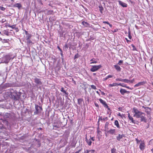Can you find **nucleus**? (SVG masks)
Returning a JSON list of instances; mask_svg holds the SVG:
<instances>
[{"label": "nucleus", "instance_id": "774afa93", "mask_svg": "<svg viewBox=\"0 0 153 153\" xmlns=\"http://www.w3.org/2000/svg\"><path fill=\"white\" fill-rule=\"evenodd\" d=\"M108 25L110 27H112V25L111 24H110L109 23V24H108Z\"/></svg>", "mask_w": 153, "mask_h": 153}, {"label": "nucleus", "instance_id": "58836bf2", "mask_svg": "<svg viewBox=\"0 0 153 153\" xmlns=\"http://www.w3.org/2000/svg\"><path fill=\"white\" fill-rule=\"evenodd\" d=\"M57 48L60 51L61 53V54L62 55V50L60 48L59 46H57Z\"/></svg>", "mask_w": 153, "mask_h": 153}, {"label": "nucleus", "instance_id": "13d9d810", "mask_svg": "<svg viewBox=\"0 0 153 153\" xmlns=\"http://www.w3.org/2000/svg\"><path fill=\"white\" fill-rule=\"evenodd\" d=\"M78 54H76L75 55V56H74V58L75 59L78 58Z\"/></svg>", "mask_w": 153, "mask_h": 153}, {"label": "nucleus", "instance_id": "5fc2aeb1", "mask_svg": "<svg viewBox=\"0 0 153 153\" xmlns=\"http://www.w3.org/2000/svg\"><path fill=\"white\" fill-rule=\"evenodd\" d=\"M4 128L3 126V125L2 124V126L0 127V129H3Z\"/></svg>", "mask_w": 153, "mask_h": 153}, {"label": "nucleus", "instance_id": "052dcab7", "mask_svg": "<svg viewBox=\"0 0 153 153\" xmlns=\"http://www.w3.org/2000/svg\"><path fill=\"white\" fill-rule=\"evenodd\" d=\"M125 39H126V41H127V43H128V42H131V41H130L128 40V39H127V38H125Z\"/></svg>", "mask_w": 153, "mask_h": 153}, {"label": "nucleus", "instance_id": "aec40b11", "mask_svg": "<svg viewBox=\"0 0 153 153\" xmlns=\"http://www.w3.org/2000/svg\"><path fill=\"white\" fill-rule=\"evenodd\" d=\"M86 138V142L87 143L88 145L89 146H91V145L92 142L91 141V140L90 139H89V140H88L87 138V136H86V137L85 138Z\"/></svg>", "mask_w": 153, "mask_h": 153}, {"label": "nucleus", "instance_id": "423d86ee", "mask_svg": "<svg viewBox=\"0 0 153 153\" xmlns=\"http://www.w3.org/2000/svg\"><path fill=\"white\" fill-rule=\"evenodd\" d=\"M143 114H141L140 117H139V118H140L141 121H144V122L146 123L147 121V119L145 117L146 114L143 112Z\"/></svg>", "mask_w": 153, "mask_h": 153}, {"label": "nucleus", "instance_id": "ea45409f", "mask_svg": "<svg viewBox=\"0 0 153 153\" xmlns=\"http://www.w3.org/2000/svg\"><path fill=\"white\" fill-rule=\"evenodd\" d=\"M134 80L135 79L134 78H133L131 80H129V82L131 83H133L134 81Z\"/></svg>", "mask_w": 153, "mask_h": 153}, {"label": "nucleus", "instance_id": "bf43d9fd", "mask_svg": "<svg viewBox=\"0 0 153 153\" xmlns=\"http://www.w3.org/2000/svg\"><path fill=\"white\" fill-rule=\"evenodd\" d=\"M125 88H127L128 89H131V90L132 89V88H130L129 86H126V87Z\"/></svg>", "mask_w": 153, "mask_h": 153}, {"label": "nucleus", "instance_id": "e2e57ef3", "mask_svg": "<svg viewBox=\"0 0 153 153\" xmlns=\"http://www.w3.org/2000/svg\"><path fill=\"white\" fill-rule=\"evenodd\" d=\"M117 115L118 116H120V117H122V115H121V114H120V113H119L118 114H117Z\"/></svg>", "mask_w": 153, "mask_h": 153}, {"label": "nucleus", "instance_id": "2eb2a0df", "mask_svg": "<svg viewBox=\"0 0 153 153\" xmlns=\"http://www.w3.org/2000/svg\"><path fill=\"white\" fill-rule=\"evenodd\" d=\"M123 137H124V135L123 134L121 135L119 134L116 137V139L117 140L119 141L121 139H122Z\"/></svg>", "mask_w": 153, "mask_h": 153}, {"label": "nucleus", "instance_id": "c756f323", "mask_svg": "<svg viewBox=\"0 0 153 153\" xmlns=\"http://www.w3.org/2000/svg\"><path fill=\"white\" fill-rule=\"evenodd\" d=\"M131 45L133 48L132 50L133 51H137L136 48L133 44H131Z\"/></svg>", "mask_w": 153, "mask_h": 153}, {"label": "nucleus", "instance_id": "338daca9", "mask_svg": "<svg viewBox=\"0 0 153 153\" xmlns=\"http://www.w3.org/2000/svg\"><path fill=\"white\" fill-rule=\"evenodd\" d=\"M25 34H26V35H28V32H27V31H26V30H25Z\"/></svg>", "mask_w": 153, "mask_h": 153}, {"label": "nucleus", "instance_id": "69168bd1", "mask_svg": "<svg viewBox=\"0 0 153 153\" xmlns=\"http://www.w3.org/2000/svg\"><path fill=\"white\" fill-rule=\"evenodd\" d=\"M101 94L103 95H105V93L103 91L101 92Z\"/></svg>", "mask_w": 153, "mask_h": 153}, {"label": "nucleus", "instance_id": "0e129e2a", "mask_svg": "<svg viewBox=\"0 0 153 153\" xmlns=\"http://www.w3.org/2000/svg\"><path fill=\"white\" fill-rule=\"evenodd\" d=\"M86 153H89V152H90L89 150H86Z\"/></svg>", "mask_w": 153, "mask_h": 153}, {"label": "nucleus", "instance_id": "39448f33", "mask_svg": "<svg viewBox=\"0 0 153 153\" xmlns=\"http://www.w3.org/2000/svg\"><path fill=\"white\" fill-rule=\"evenodd\" d=\"M99 100L100 102L105 107L107 108L108 110H110V108L108 107V105L105 101L101 99H100Z\"/></svg>", "mask_w": 153, "mask_h": 153}, {"label": "nucleus", "instance_id": "1a4fd4ad", "mask_svg": "<svg viewBox=\"0 0 153 153\" xmlns=\"http://www.w3.org/2000/svg\"><path fill=\"white\" fill-rule=\"evenodd\" d=\"M145 147V142L144 140H141L140 143L139 148L141 150H143Z\"/></svg>", "mask_w": 153, "mask_h": 153}, {"label": "nucleus", "instance_id": "bb28decb", "mask_svg": "<svg viewBox=\"0 0 153 153\" xmlns=\"http://www.w3.org/2000/svg\"><path fill=\"white\" fill-rule=\"evenodd\" d=\"M83 100L82 99H78V103L79 105H81L82 104Z\"/></svg>", "mask_w": 153, "mask_h": 153}, {"label": "nucleus", "instance_id": "4d7b16f0", "mask_svg": "<svg viewBox=\"0 0 153 153\" xmlns=\"http://www.w3.org/2000/svg\"><path fill=\"white\" fill-rule=\"evenodd\" d=\"M1 9L2 10H5V8L3 7H2Z\"/></svg>", "mask_w": 153, "mask_h": 153}, {"label": "nucleus", "instance_id": "412c9836", "mask_svg": "<svg viewBox=\"0 0 153 153\" xmlns=\"http://www.w3.org/2000/svg\"><path fill=\"white\" fill-rule=\"evenodd\" d=\"M114 125L116 126L117 128H120V127L118 121L117 120H116L114 122Z\"/></svg>", "mask_w": 153, "mask_h": 153}, {"label": "nucleus", "instance_id": "f8f14e48", "mask_svg": "<svg viewBox=\"0 0 153 153\" xmlns=\"http://www.w3.org/2000/svg\"><path fill=\"white\" fill-rule=\"evenodd\" d=\"M22 7V5L20 3H16L13 6V7L18 8L19 10Z\"/></svg>", "mask_w": 153, "mask_h": 153}, {"label": "nucleus", "instance_id": "4468645a", "mask_svg": "<svg viewBox=\"0 0 153 153\" xmlns=\"http://www.w3.org/2000/svg\"><path fill=\"white\" fill-rule=\"evenodd\" d=\"M118 2L119 4L122 6L123 7H127V4L123 2L120 1H119Z\"/></svg>", "mask_w": 153, "mask_h": 153}, {"label": "nucleus", "instance_id": "7ed1b4c3", "mask_svg": "<svg viewBox=\"0 0 153 153\" xmlns=\"http://www.w3.org/2000/svg\"><path fill=\"white\" fill-rule=\"evenodd\" d=\"M102 67V66L101 65H93L92 66V68L90 69V71L92 72L96 71L101 68Z\"/></svg>", "mask_w": 153, "mask_h": 153}, {"label": "nucleus", "instance_id": "6e6552de", "mask_svg": "<svg viewBox=\"0 0 153 153\" xmlns=\"http://www.w3.org/2000/svg\"><path fill=\"white\" fill-rule=\"evenodd\" d=\"M31 37V35L29 34H28V35L26 36V40H27V44H30L32 43V42L30 39Z\"/></svg>", "mask_w": 153, "mask_h": 153}, {"label": "nucleus", "instance_id": "f03ea898", "mask_svg": "<svg viewBox=\"0 0 153 153\" xmlns=\"http://www.w3.org/2000/svg\"><path fill=\"white\" fill-rule=\"evenodd\" d=\"M105 131V134L106 137L107 136L108 134H110L112 135L116 134V129L114 128H111L109 130H108Z\"/></svg>", "mask_w": 153, "mask_h": 153}, {"label": "nucleus", "instance_id": "603ef678", "mask_svg": "<svg viewBox=\"0 0 153 153\" xmlns=\"http://www.w3.org/2000/svg\"><path fill=\"white\" fill-rule=\"evenodd\" d=\"M103 23L106 24L108 25L109 24V23L108 22H106V21H103Z\"/></svg>", "mask_w": 153, "mask_h": 153}, {"label": "nucleus", "instance_id": "a18cd8bd", "mask_svg": "<svg viewBox=\"0 0 153 153\" xmlns=\"http://www.w3.org/2000/svg\"><path fill=\"white\" fill-rule=\"evenodd\" d=\"M109 111H107V114H109V115H111V110H108Z\"/></svg>", "mask_w": 153, "mask_h": 153}, {"label": "nucleus", "instance_id": "49530a36", "mask_svg": "<svg viewBox=\"0 0 153 153\" xmlns=\"http://www.w3.org/2000/svg\"><path fill=\"white\" fill-rule=\"evenodd\" d=\"M113 76L112 75H109L108 76V78H111L113 77Z\"/></svg>", "mask_w": 153, "mask_h": 153}, {"label": "nucleus", "instance_id": "9b49d317", "mask_svg": "<svg viewBox=\"0 0 153 153\" xmlns=\"http://www.w3.org/2000/svg\"><path fill=\"white\" fill-rule=\"evenodd\" d=\"M142 108H143L145 109V111L147 114H149L150 111H151V108L148 107H145L144 106H143Z\"/></svg>", "mask_w": 153, "mask_h": 153}, {"label": "nucleus", "instance_id": "4be33fe9", "mask_svg": "<svg viewBox=\"0 0 153 153\" xmlns=\"http://www.w3.org/2000/svg\"><path fill=\"white\" fill-rule=\"evenodd\" d=\"M109 125V123L106 122L105 124V131H106L108 130L109 128H108V126Z\"/></svg>", "mask_w": 153, "mask_h": 153}, {"label": "nucleus", "instance_id": "b1692460", "mask_svg": "<svg viewBox=\"0 0 153 153\" xmlns=\"http://www.w3.org/2000/svg\"><path fill=\"white\" fill-rule=\"evenodd\" d=\"M118 84H117V83H113L111 84H109L108 85V87H114V86H118Z\"/></svg>", "mask_w": 153, "mask_h": 153}, {"label": "nucleus", "instance_id": "393cba45", "mask_svg": "<svg viewBox=\"0 0 153 153\" xmlns=\"http://www.w3.org/2000/svg\"><path fill=\"white\" fill-rule=\"evenodd\" d=\"M53 129L56 130L57 128H60L59 126L57 125H56L55 123H54L53 125Z\"/></svg>", "mask_w": 153, "mask_h": 153}, {"label": "nucleus", "instance_id": "de8ad7c7", "mask_svg": "<svg viewBox=\"0 0 153 153\" xmlns=\"http://www.w3.org/2000/svg\"><path fill=\"white\" fill-rule=\"evenodd\" d=\"M94 105H95V106L96 107H97L98 108L99 107V105H98V104L97 103L95 102V103H94Z\"/></svg>", "mask_w": 153, "mask_h": 153}, {"label": "nucleus", "instance_id": "680f3d73", "mask_svg": "<svg viewBox=\"0 0 153 153\" xmlns=\"http://www.w3.org/2000/svg\"><path fill=\"white\" fill-rule=\"evenodd\" d=\"M65 47L66 48H68V45L67 44H66L65 45Z\"/></svg>", "mask_w": 153, "mask_h": 153}, {"label": "nucleus", "instance_id": "79ce46f5", "mask_svg": "<svg viewBox=\"0 0 153 153\" xmlns=\"http://www.w3.org/2000/svg\"><path fill=\"white\" fill-rule=\"evenodd\" d=\"M135 140H136V141H137V143H138L140 142H141V140H138V139H137V138H136L135 139Z\"/></svg>", "mask_w": 153, "mask_h": 153}, {"label": "nucleus", "instance_id": "2f4dec72", "mask_svg": "<svg viewBox=\"0 0 153 153\" xmlns=\"http://www.w3.org/2000/svg\"><path fill=\"white\" fill-rule=\"evenodd\" d=\"M61 91L64 94H66V91L64 90V88L63 87H62L61 88Z\"/></svg>", "mask_w": 153, "mask_h": 153}, {"label": "nucleus", "instance_id": "c85d7f7f", "mask_svg": "<svg viewBox=\"0 0 153 153\" xmlns=\"http://www.w3.org/2000/svg\"><path fill=\"white\" fill-rule=\"evenodd\" d=\"M16 25H7V26L8 27H11L12 29H14L15 28V27H16Z\"/></svg>", "mask_w": 153, "mask_h": 153}, {"label": "nucleus", "instance_id": "a211bd4d", "mask_svg": "<svg viewBox=\"0 0 153 153\" xmlns=\"http://www.w3.org/2000/svg\"><path fill=\"white\" fill-rule=\"evenodd\" d=\"M45 11L47 13V14L48 15L53 14V10H48L47 9L45 10Z\"/></svg>", "mask_w": 153, "mask_h": 153}, {"label": "nucleus", "instance_id": "a878e982", "mask_svg": "<svg viewBox=\"0 0 153 153\" xmlns=\"http://www.w3.org/2000/svg\"><path fill=\"white\" fill-rule=\"evenodd\" d=\"M10 41V40L9 39H4L2 40V43H8L9 41Z\"/></svg>", "mask_w": 153, "mask_h": 153}, {"label": "nucleus", "instance_id": "a19ab883", "mask_svg": "<svg viewBox=\"0 0 153 153\" xmlns=\"http://www.w3.org/2000/svg\"><path fill=\"white\" fill-rule=\"evenodd\" d=\"M123 62V61L122 60H120L118 63V64L119 65H120Z\"/></svg>", "mask_w": 153, "mask_h": 153}, {"label": "nucleus", "instance_id": "ddd939ff", "mask_svg": "<svg viewBox=\"0 0 153 153\" xmlns=\"http://www.w3.org/2000/svg\"><path fill=\"white\" fill-rule=\"evenodd\" d=\"M120 91L121 94L123 95L125 93L129 94L130 93V91H127L123 89H121Z\"/></svg>", "mask_w": 153, "mask_h": 153}, {"label": "nucleus", "instance_id": "864d4df0", "mask_svg": "<svg viewBox=\"0 0 153 153\" xmlns=\"http://www.w3.org/2000/svg\"><path fill=\"white\" fill-rule=\"evenodd\" d=\"M108 79V76H106L105 78H103V80H107Z\"/></svg>", "mask_w": 153, "mask_h": 153}, {"label": "nucleus", "instance_id": "6e6d98bb", "mask_svg": "<svg viewBox=\"0 0 153 153\" xmlns=\"http://www.w3.org/2000/svg\"><path fill=\"white\" fill-rule=\"evenodd\" d=\"M9 61L8 60V59H6V60L4 61V62L5 63H7Z\"/></svg>", "mask_w": 153, "mask_h": 153}, {"label": "nucleus", "instance_id": "7c9ffc66", "mask_svg": "<svg viewBox=\"0 0 153 153\" xmlns=\"http://www.w3.org/2000/svg\"><path fill=\"white\" fill-rule=\"evenodd\" d=\"M118 86H122V87H126V85H125V84H123V83L122 84L121 83H120L118 84Z\"/></svg>", "mask_w": 153, "mask_h": 153}, {"label": "nucleus", "instance_id": "9d476101", "mask_svg": "<svg viewBox=\"0 0 153 153\" xmlns=\"http://www.w3.org/2000/svg\"><path fill=\"white\" fill-rule=\"evenodd\" d=\"M146 83V81H144L139 82L137 84H135L134 85V87H138L140 86L143 85L144 84H145Z\"/></svg>", "mask_w": 153, "mask_h": 153}, {"label": "nucleus", "instance_id": "5701e85b", "mask_svg": "<svg viewBox=\"0 0 153 153\" xmlns=\"http://www.w3.org/2000/svg\"><path fill=\"white\" fill-rule=\"evenodd\" d=\"M115 68L118 71H121V68L119 65H114Z\"/></svg>", "mask_w": 153, "mask_h": 153}, {"label": "nucleus", "instance_id": "f704fd0d", "mask_svg": "<svg viewBox=\"0 0 153 153\" xmlns=\"http://www.w3.org/2000/svg\"><path fill=\"white\" fill-rule=\"evenodd\" d=\"M111 153H115L116 152V149H112L111 150Z\"/></svg>", "mask_w": 153, "mask_h": 153}, {"label": "nucleus", "instance_id": "c9c22d12", "mask_svg": "<svg viewBox=\"0 0 153 153\" xmlns=\"http://www.w3.org/2000/svg\"><path fill=\"white\" fill-rule=\"evenodd\" d=\"M91 88H92L94 89H97V88L96 87V86H95L94 85H91Z\"/></svg>", "mask_w": 153, "mask_h": 153}, {"label": "nucleus", "instance_id": "f3484780", "mask_svg": "<svg viewBox=\"0 0 153 153\" xmlns=\"http://www.w3.org/2000/svg\"><path fill=\"white\" fill-rule=\"evenodd\" d=\"M128 117L129 120L131 121L132 123H135V121L134 120L133 118L130 115L129 113L128 114Z\"/></svg>", "mask_w": 153, "mask_h": 153}, {"label": "nucleus", "instance_id": "20e7f679", "mask_svg": "<svg viewBox=\"0 0 153 153\" xmlns=\"http://www.w3.org/2000/svg\"><path fill=\"white\" fill-rule=\"evenodd\" d=\"M35 108L36 111L34 112V113L35 114H38L39 113L41 112L42 111V109L41 107L37 105H35Z\"/></svg>", "mask_w": 153, "mask_h": 153}, {"label": "nucleus", "instance_id": "6ab92c4d", "mask_svg": "<svg viewBox=\"0 0 153 153\" xmlns=\"http://www.w3.org/2000/svg\"><path fill=\"white\" fill-rule=\"evenodd\" d=\"M2 33L4 35L7 36H9V32L8 30H3L2 31Z\"/></svg>", "mask_w": 153, "mask_h": 153}, {"label": "nucleus", "instance_id": "c03bdc74", "mask_svg": "<svg viewBox=\"0 0 153 153\" xmlns=\"http://www.w3.org/2000/svg\"><path fill=\"white\" fill-rule=\"evenodd\" d=\"M97 63V61H93V62H91L90 63V64H96V63Z\"/></svg>", "mask_w": 153, "mask_h": 153}, {"label": "nucleus", "instance_id": "09e8293b", "mask_svg": "<svg viewBox=\"0 0 153 153\" xmlns=\"http://www.w3.org/2000/svg\"><path fill=\"white\" fill-rule=\"evenodd\" d=\"M90 152H91V153H94L95 150L94 149L89 150Z\"/></svg>", "mask_w": 153, "mask_h": 153}, {"label": "nucleus", "instance_id": "8fccbe9b", "mask_svg": "<svg viewBox=\"0 0 153 153\" xmlns=\"http://www.w3.org/2000/svg\"><path fill=\"white\" fill-rule=\"evenodd\" d=\"M15 30H16V32H18L19 31V30L18 29V27H15V28H14Z\"/></svg>", "mask_w": 153, "mask_h": 153}, {"label": "nucleus", "instance_id": "72a5a7b5", "mask_svg": "<svg viewBox=\"0 0 153 153\" xmlns=\"http://www.w3.org/2000/svg\"><path fill=\"white\" fill-rule=\"evenodd\" d=\"M128 36L129 38L131 39H132V36L131 35V32L130 31L128 32Z\"/></svg>", "mask_w": 153, "mask_h": 153}, {"label": "nucleus", "instance_id": "f257e3e1", "mask_svg": "<svg viewBox=\"0 0 153 153\" xmlns=\"http://www.w3.org/2000/svg\"><path fill=\"white\" fill-rule=\"evenodd\" d=\"M134 113L133 116L137 118H139L141 114H143V112L139 111L137 108L134 107L132 109Z\"/></svg>", "mask_w": 153, "mask_h": 153}, {"label": "nucleus", "instance_id": "cd10ccee", "mask_svg": "<svg viewBox=\"0 0 153 153\" xmlns=\"http://www.w3.org/2000/svg\"><path fill=\"white\" fill-rule=\"evenodd\" d=\"M11 96L13 100H18L17 97V95H12Z\"/></svg>", "mask_w": 153, "mask_h": 153}, {"label": "nucleus", "instance_id": "37998d69", "mask_svg": "<svg viewBox=\"0 0 153 153\" xmlns=\"http://www.w3.org/2000/svg\"><path fill=\"white\" fill-rule=\"evenodd\" d=\"M108 117H105L103 118V120L105 121H106V120H108Z\"/></svg>", "mask_w": 153, "mask_h": 153}, {"label": "nucleus", "instance_id": "e433bc0d", "mask_svg": "<svg viewBox=\"0 0 153 153\" xmlns=\"http://www.w3.org/2000/svg\"><path fill=\"white\" fill-rule=\"evenodd\" d=\"M116 81H123V79H121V78H117L116 79Z\"/></svg>", "mask_w": 153, "mask_h": 153}, {"label": "nucleus", "instance_id": "473e14b6", "mask_svg": "<svg viewBox=\"0 0 153 153\" xmlns=\"http://www.w3.org/2000/svg\"><path fill=\"white\" fill-rule=\"evenodd\" d=\"M123 82L126 83H129V80H128L127 79H123Z\"/></svg>", "mask_w": 153, "mask_h": 153}, {"label": "nucleus", "instance_id": "dca6fc26", "mask_svg": "<svg viewBox=\"0 0 153 153\" xmlns=\"http://www.w3.org/2000/svg\"><path fill=\"white\" fill-rule=\"evenodd\" d=\"M82 24L85 27H90V24L87 22L84 21H82Z\"/></svg>", "mask_w": 153, "mask_h": 153}, {"label": "nucleus", "instance_id": "0eeeda50", "mask_svg": "<svg viewBox=\"0 0 153 153\" xmlns=\"http://www.w3.org/2000/svg\"><path fill=\"white\" fill-rule=\"evenodd\" d=\"M35 82L37 85H41L42 84V82L41 81V79H40L35 77L34 79Z\"/></svg>", "mask_w": 153, "mask_h": 153}, {"label": "nucleus", "instance_id": "3c124183", "mask_svg": "<svg viewBox=\"0 0 153 153\" xmlns=\"http://www.w3.org/2000/svg\"><path fill=\"white\" fill-rule=\"evenodd\" d=\"M90 139L91 140L93 141H94L95 140V139L94 137H92Z\"/></svg>", "mask_w": 153, "mask_h": 153}, {"label": "nucleus", "instance_id": "4c0bfd02", "mask_svg": "<svg viewBox=\"0 0 153 153\" xmlns=\"http://www.w3.org/2000/svg\"><path fill=\"white\" fill-rule=\"evenodd\" d=\"M100 7V13H102V10H103V8L102 7Z\"/></svg>", "mask_w": 153, "mask_h": 153}]
</instances>
